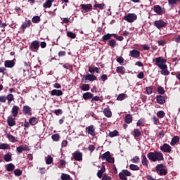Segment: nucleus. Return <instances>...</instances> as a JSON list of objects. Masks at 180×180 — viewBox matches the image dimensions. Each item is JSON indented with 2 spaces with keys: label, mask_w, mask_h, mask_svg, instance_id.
I'll list each match as a JSON object with an SVG mask.
<instances>
[{
  "label": "nucleus",
  "mask_w": 180,
  "mask_h": 180,
  "mask_svg": "<svg viewBox=\"0 0 180 180\" xmlns=\"http://www.w3.org/2000/svg\"><path fill=\"white\" fill-rule=\"evenodd\" d=\"M153 61L154 65L158 67L160 70L162 75H169V72L168 71V65H167V59L164 58L162 56H159L158 58H153Z\"/></svg>",
  "instance_id": "nucleus-1"
},
{
  "label": "nucleus",
  "mask_w": 180,
  "mask_h": 180,
  "mask_svg": "<svg viewBox=\"0 0 180 180\" xmlns=\"http://www.w3.org/2000/svg\"><path fill=\"white\" fill-rule=\"evenodd\" d=\"M148 158L150 161L155 162L157 161H164V155L160 151L149 152Z\"/></svg>",
  "instance_id": "nucleus-2"
},
{
  "label": "nucleus",
  "mask_w": 180,
  "mask_h": 180,
  "mask_svg": "<svg viewBox=\"0 0 180 180\" xmlns=\"http://www.w3.org/2000/svg\"><path fill=\"white\" fill-rule=\"evenodd\" d=\"M153 26L157 29H162L168 26V22L164 21L163 20H158L153 22Z\"/></svg>",
  "instance_id": "nucleus-3"
},
{
  "label": "nucleus",
  "mask_w": 180,
  "mask_h": 180,
  "mask_svg": "<svg viewBox=\"0 0 180 180\" xmlns=\"http://www.w3.org/2000/svg\"><path fill=\"white\" fill-rule=\"evenodd\" d=\"M101 160H105L110 164H113V162H115V158L110 155V152L109 151L105 152L104 154L102 155Z\"/></svg>",
  "instance_id": "nucleus-4"
},
{
  "label": "nucleus",
  "mask_w": 180,
  "mask_h": 180,
  "mask_svg": "<svg viewBox=\"0 0 180 180\" xmlns=\"http://www.w3.org/2000/svg\"><path fill=\"white\" fill-rule=\"evenodd\" d=\"M40 49V41H33L30 45V50L33 52H37Z\"/></svg>",
  "instance_id": "nucleus-5"
},
{
  "label": "nucleus",
  "mask_w": 180,
  "mask_h": 180,
  "mask_svg": "<svg viewBox=\"0 0 180 180\" xmlns=\"http://www.w3.org/2000/svg\"><path fill=\"white\" fill-rule=\"evenodd\" d=\"M124 20L129 22V23H133L134 20H137V15L134 13H129L124 16Z\"/></svg>",
  "instance_id": "nucleus-6"
},
{
  "label": "nucleus",
  "mask_w": 180,
  "mask_h": 180,
  "mask_svg": "<svg viewBox=\"0 0 180 180\" xmlns=\"http://www.w3.org/2000/svg\"><path fill=\"white\" fill-rule=\"evenodd\" d=\"M80 9L82 13H86V12H91L92 11V4H80Z\"/></svg>",
  "instance_id": "nucleus-7"
},
{
  "label": "nucleus",
  "mask_w": 180,
  "mask_h": 180,
  "mask_svg": "<svg viewBox=\"0 0 180 180\" xmlns=\"http://www.w3.org/2000/svg\"><path fill=\"white\" fill-rule=\"evenodd\" d=\"M98 77L94 75H91L89 73L86 74V75H84L83 78L82 79V82H86V81H96Z\"/></svg>",
  "instance_id": "nucleus-8"
},
{
  "label": "nucleus",
  "mask_w": 180,
  "mask_h": 180,
  "mask_svg": "<svg viewBox=\"0 0 180 180\" xmlns=\"http://www.w3.org/2000/svg\"><path fill=\"white\" fill-rule=\"evenodd\" d=\"M131 175V173L127 169H124L119 174V176L122 180H127V176H130Z\"/></svg>",
  "instance_id": "nucleus-9"
},
{
  "label": "nucleus",
  "mask_w": 180,
  "mask_h": 180,
  "mask_svg": "<svg viewBox=\"0 0 180 180\" xmlns=\"http://www.w3.org/2000/svg\"><path fill=\"white\" fill-rule=\"evenodd\" d=\"M86 134H89L93 137H95V136H96V134L95 133V127L94 125H90L89 127H86Z\"/></svg>",
  "instance_id": "nucleus-10"
},
{
  "label": "nucleus",
  "mask_w": 180,
  "mask_h": 180,
  "mask_svg": "<svg viewBox=\"0 0 180 180\" xmlns=\"http://www.w3.org/2000/svg\"><path fill=\"white\" fill-rule=\"evenodd\" d=\"M172 148L168 143H164L162 146H160L161 151L163 153H171Z\"/></svg>",
  "instance_id": "nucleus-11"
},
{
  "label": "nucleus",
  "mask_w": 180,
  "mask_h": 180,
  "mask_svg": "<svg viewBox=\"0 0 180 180\" xmlns=\"http://www.w3.org/2000/svg\"><path fill=\"white\" fill-rule=\"evenodd\" d=\"M72 155L75 161H82V153L77 150L72 153Z\"/></svg>",
  "instance_id": "nucleus-12"
},
{
  "label": "nucleus",
  "mask_w": 180,
  "mask_h": 180,
  "mask_svg": "<svg viewBox=\"0 0 180 180\" xmlns=\"http://www.w3.org/2000/svg\"><path fill=\"white\" fill-rule=\"evenodd\" d=\"M153 11L157 15H161L164 14L162 8L160 5H155L153 6Z\"/></svg>",
  "instance_id": "nucleus-13"
},
{
  "label": "nucleus",
  "mask_w": 180,
  "mask_h": 180,
  "mask_svg": "<svg viewBox=\"0 0 180 180\" xmlns=\"http://www.w3.org/2000/svg\"><path fill=\"white\" fill-rule=\"evenodd\" d=\"M129 57H133L134 58H139L140 57V51L136 49H133L129 51Z\"/></svg>",
  "instance_id": "nucleus-14"
},
{
  "label": "nucleus",
  "mask_w": 180,
  "mask_h": 180,
  "mask_svg": "<svg viewBox=\"0 0 180 180\" xmlns=\"http://www.w3.org/2000/svg\"><path fill=\"white\" fill-rule=\"evenodd\" d=\"M15 64H16V63H15V60H6L4 62V67H6V68H13V67H15Z\"/></svg>",
  "instance_id": "nucleus-15"
},
{
  "label": "nucleus",
  "mask_w": 180,
  "mask_h": 180,
  "mask_svg": "<svg viewBox=\"0 0 180 180\" xmlns=\"http://www.w3.org/2000/svg\"><path fill=\"white\" fill-rule=\"evenodd\" d=\"M63 91L61 90H58V89H53L50 92L51 96H63Z\"/></svg>",
  "instance_id": "nucleus-16"
},
{
  "label": "nucleus",
  "mask_w": 180,
  "mask_h": 180,
  "mask_svg": "<svg viewBox=\"0 0 180 180\" xmlns=\"http://www.w3.org/2000/svg\"><path fill=\"white\" fill-rule=\"evenodd\" d=\"M7 139L11 143H17L18 139H16L15 136H13L11 133L6 132Z\"/></svg>",
  "instance_id": "nucleus-17"
},
{
  "label": "nucleus",
  "mask_w": 180,
  "mask_h": 180,
  "mask_svg": "<svg viewBox=\"0 0 180 180\" xmlns=\"http://www.w3.org/2000/svg\"><path fill=\"white\" fill-rule=\"evenodd\" d=\"M82 98H83V99H84V101H88L89 99H92V98H94V94H91V92L84 93Z\"/></svg>",
  "instance_id": "nucleus-18"
},
{
  "label": "nucleus",
  "mask_w": 180,
  "mask_h": 180,
  "mask_svg": "<svg viewBox=\"0 0 180 180\" xmlns=\"http://www.w3.org/2000/svg\"><path fill=\"white\" fill-rule=\"evenodd\" d=\"M156 100L159 105H164V103L165 102V96L161 95L157 96Z\"/></svg>",
  "instance_id": "nucleus-19"
},
{
  "label": "nucleus",
  "mask_w": 180,
  "mask_h": 180,
  "mask_svg": "<svg viewBox=\"0 0 180 180\" xmlns=\"http://www.w3.org/2000/svg\"><path fill=\"white\" fill-rule=\"evenodd\" d=\"M7 123L10 126V127H13V126H15L16 124L15 118L11 117V116L8 117Z\"/></svg>",
  "instance_id": "nucleus-20"
},
{
  "label": "nucleus",
  "mask_w": 180,
  "mask_h": 180,
  "mask_svg": "<svg viewBox=\"0 0 180 180\" xmlns=\"http://www.w3.org/2000/svg\"><path fill=\"white\" fill-rule=\"evenodd\" d=\"M141 163L144 167H148V159L144 153L141 155Z\"/></svg>",
  "instance_id": "nucleus-21"
},
{
  "label": "nucleus",
  "mask_w": 180,
  "mask_h": 180,
  "mask_svg": "<svg viewBox=\"0 0 180 180\" xmlns=\"http://www.w3.org/2000/svg\"><path fill=\"white\" fill-rule=\"evenodd\" d=\"M116 72L117 74H121V75H124L126 74V68L123 66H118L116 68Z\"/></svg>",
  "instance_id": "nucleus-22"
},
{
  "label": "nucleus",
  "mask_w": 180,
  "mask_h": 180,
  "mask_svg": "<svg viewBox=\"0 0 180 180\" xmlns=\"http://www.w3.org/2000/svg\"><path fill=\"white\" fill-rule=\"evenodd\" d=\"M113 37V34H106L102 37V41H108V40H110Z\"/></svg>",
  "instance_id": "nucleus-23"
},
{
  "label": "nucleus",
  "mask_w": 180,
  "mask_h": 180,
  "mask_svg": "<svg viewBox=\"0 0 180 180\" xmlns=\"http://www.w3.org/2000/svg\"><path fill=\"white\" fill-rule=\"evenodd\" d=\"M5 168L8 172H12L15 169V165L13 163L8 164L5 166Z\"/></svg>",
  "instance_id": "nucleus-24"
},
{
  "label": "nucleus",
  "mask_w": 180,
  "mask_h": 180,
  "mask_svg": "<svg viewBox=\"0 0 180 180\" xmlns=\"http://www.w3.org/2000/svg\"><path fill=\"white\" fill-rule=\"evenodd\" d=\"M30 122V124H31V126H36V124H37L39 120H37V118L32 117L31 118H30L29 120Z\"/></svg>",
  "instance_id": "nucleus-25"
},
{
  "label": "nucleus",
  "mask_w": 180,
  "mask_h": 180,
  "mask_svg": "<svg viewBox=\"0 0 180 180\" xmlns=\"http://www.w3.org/2000/svg\"><path fill=\"white\" fill-rule=\"evenodd\" d=\"M105 171H106V168L105 167V165H103L101 169L98 171L97 176L102 178V175H103V172H105Z\"/></svg>",
  "instance_id": "nucleus-26"
},
{
  "label": "nucleus",
  "mask_w": 180,
  "mask_h": 180,
  "mask_svg": "<svg viewBox=\"0 0 180 180\" xmlns=\"http://www.w3.org/2000/svg\"><path fill=\"white\" fill-rule=\"evenodd\" d=\"M31 25H32V21H30V20H29L27 22L22 23V25H21V27L23 30H25V29H26L27 27H30Z\"/></svg>",
  "instance_id": "nucleus-27"
},
{
  "label": "nucleus",
  "mask_w": 180,
  "mask_h": 180,
  "mask_svg": "<svg viewBox=\"0 0 180 180\" xmlns=\"http://www.w3.org/2000/svg\"><path fill=\"white\" fill-rule=\"evenodd\" d=\"M13 94H9L6 96V101H8V105H11L12 103V101H13Z\"/></svg>",
  "instance_id": "nucleus-28"
},
{
  "label": "nucleus",
  "mask_w": 180,
  "mask_h": 180,
  "mask_svg": "<svg viewBox=\"0 0 180 180\" xmlns=\"http://www.w3.org/2000/svg\"><path fill=\"white\" fill-rule=\"evenodd\" d=\"M179 141V136H175L174 138L172 139V141L170 142L171 146H175L176 143Z\"/></svg>",
  "instance_id": "nucleus-29"
},
{
  "label": "nucleus",
  "mask_w": 180,
  "mask_h": 180,
  "mask_svg": "<svg viewBox=\"0 0 180 180\" xmlns=\"http://www.w3.org/2000/svg\"><path fill=\"white\" fill-rule=\"evenodd\" d=\"M131 122H133V117H131L130 114L127 115L125 117V123L130 124Z\"/></svg>",
  "instance_id": "nucleus-30"
},
{
  "label": "nucleus",
  "mask_w": 180,
  "mask_h": 180,
  "mask_svg": "<svg viewBox=\"0 0 180 180\" xmlns=\"http://www.w3.org/2000/svg\"><path fill=\"white\" fill-rule=\"evenodd\" d=\"M30 112H32V108L29 105H25L22 108V113H30Z\"/></svg>",
  "instance_id": "nucleus-31"
},
{
  "label": "nucleus",
  "mask_w": 180,
  "mask_h": 180,
  "mask_svg": "<svg viewBox=\"0 0 180 180\" xmlns=\"http://www.w3.org/2000/svg\"><path fill=\"white\" fill-rule=\"evenodd\" d=\"M116 40L115 39H110L108 43V45L110 46L111 49H115V47H116Z\"/></svg>",
  "instance_id": "nucleus-32"
},
{
  "label": "nucleus",
  "mask_w": 180,
  "mask_h": 180,
  "mask_svg": "<svg viewBox=\"0 0 180 180\" xmlns=\"http://www.w3.org/2000/svg\"><path fill=\"white\" fill-rule=\"evenodd\" d=\"M80 88H81L82 91H89V89H91V86H89V84H83Z\"/></svg>",
  "instance_id": "nucleus-33"
},
{
  "label": "nucleus",
  "mask_w": 180,
  "mask_h": 180,
  "mask_svg": "<svg viewBox=\"0 0 180 180\" xmlns=\"http://www.w3.org/2000/svg\"><path fill=\"white\" fill-rule=\"evenodd\" d=\"M109 137L113 138L117 137V136H119V131L117 130H114L112 131H110L108 134Z\"/></svg>",
  "instance_id": "nucleus-34"
},
{
  "label": "nucleus",
  "mask_w": 180,
  "mask_h": 180,
  "mask_svg": "<svg viewBox=\"0 0 180 180\" xmlns=\"http://www.w3.org/2000/svg\"><path fill=\"white\" fill-rule=\"evenodd\" d=\"M126 98H127V95L125 94H120L117 97V101H124Z\"/></svg>",
  "instance_id": "nucleus-35"
},
{
  "label": "nucleus",
  "mask_w": 180,
  "mask_h": 180,
  "mask_svg": "<svg viewBox=\"0 0 180 180\" xmlns=\"http://www.w3.org/2000/svg\"><path fill=\"white\" fill-rule=\"evenodd\" d=\"M178 4H180V0H168V4L170 6H174V5H176Z\"/></svg>",
  "instance_id": "nucleus-36"
},
{
  "label": "nucleus",
  "mask_w": 180,
  "mask_h": 180,
  "mask_svg": "<svg viewBox=\"0 0 180 180\" xmlns=\"http://www.w3.org/2000/svg\"><path fill=\"white\" fill-rule=\"evenodd\" d=\"M67 37H70V39H75V37H77V34L71 31H68L67 32Z\"/></svg>",
  "instance_id": "nucleus-37"
},
{
  "label": "nucleus",
  "mask_w": 180,
  "mask_h": 180,
  "mask_svg": "<svg viewBox=\"0 0 180 180\" xmlns=\"http://www.w3.org/2000/svg\"><path fill=\"white\" fill-rule=\"evenodd\" d=\"M60 178L62 180H70L71 179V176H70V175H68L67 174H64V173L61 174Z\"/></svg>",
  "instance_id": "nucleus-38"
},
{
  "label": "nucleus",
  "mask_w": 180,
  "mask_h": 180,
  "mask_svg": "<svg viewBox=\"0 0 180 180\" xmlns=\"http://www.w3.org/2000/svg\"><path fill=\"white\" fill-rule=\"evenodd\" d=\"M40 20H41L40 17L38 15H35L32 18V23H39Z\"/></svg>",
  "instance_id": "nucleus-39"
},
{
  "label": "nucleus",
  "mask_w": 180,
  "mask_h": 180,
  "mask_svg": "<svg viewBox=\"0 0 180 180\" xmlns=\"http://www.w3.org/2000/svg\"><path fill=\"white\" fill-rule=\"evenodd\" d=\"M129 168L131 169V171H139V169H140V167L138 165L133 164L129 165Z\"/></svg>",
  "instance_id": "nucleus-40"
},
{
  "label": "nucleus",
  "mask_w": 180,
  "mask_h": 180,
  "mask_svg": "<svg viewBox=\"0 0 180 180\" xmlns=\"http://www.w3.org/2000/svg\"><path fill=\"white\" fill-rule=\"evenodd\" d=\"M94 8H98L101 11H103L105 9V4H96Z\"/></svg>",
  "instance_id": "nucleus-41"
},
{
  "label": "nucleus",
  "mask_w": 180,
  "mask_h": 180,
  "mask_svg": "<svg viewBox=\"0 0 180 180\" xmlns=\"http://www.w3.org/2000/svg\"><path fill=\"white\" fill-rule=\"evenodd\" d=\"M158 93L160 94V95H164L165 94V90L164 89V87L159 86L158 87Z\"/></svg>",
  "instance_id": "nucleus-42"
},
{
  "label": "nucleus",
  "mask_w": 180,
  "mask_h": 180,
  "mask_svg": "<svg viewBox=\"0 0 180 180\" xmlns=\"http://www.w3.org/2000/svg\"><path fill=\"white\" fill-rule=\"evenodd\" d=\"M4 161H6V162H9V161H12V155H9V153L6 154L4 155Z\"/></svg>",
  "instance_id": "nucleus-43"
},
{
  "label": "nucleus",
  "mask_w": 180,
  "mask_h": 180,
  "mask_svg": "<svg viewBox=\"0 0 180 180\" xmlns=\"http://www.w3.org/2000/svg\"><path fill=\"white\" fill-rule=\"evenodd\" d=\"M51 139L53 141H58L60 140V134H55L51 136Z\"/></svg>",
  "instance_id": "nucleus-44"
},
{
  "label": "nucleus",
  "mask_w": 180,
  "mask_h": 180,
  "mask_svg": "<svg viewBox=\"0 0 180 180\" xmlns=\"http://www.w3.org/2000/svg\"><path fill=\"white\" fill-rule=\"evenodd\" d=\"M51 5H53L51 1L47 0L45 3H44L43 7L45 8H51Z\"/></svg>",
  "instance_id": "nucleus-45"
},
{
  "label": "nucleus",
  "mask_w": 180,
  "mask_h": 180,
  "mask_svg": "<svg viewBox=\"0 0 180 180\" xmlns=\"http://www.w3.org/2000/svg\"><path fill=\"white\" fill-rule=\"evenodd\" d=\"M113 37L116 39V40H118V41H123L124 40V38L122 36L117 35V34H113Z\"/></svg>",
  "instance_id": "nucleus-46"
},
{
  "label": "nucleus",
  "mask_w": 180,
  "mask_h": 180,
  "mask_svg": "<svg viewBox=\"0 0 180 180\" xmlns=\"http://www.w3.org/2000/svg\"><path fill=\"white\" fill-rule=\"evenodd\" d=\"M134 137H140L141 136V131L137 129H135L134 130Z\"/></svg>",
  "instance_id": "nucleus-47"
},
{
  "label": "nucleus",
  "mask_w": 180,
  "mask_h": 180,
  "mask_svg": "<svg viewBox=\"0 0 180 180\" xmlns=\"http://www.w3.org/2000/svg\"><path fill=\"white\" fill-rule=\"evenodd\" d=\"M131 161L134 164H139V162H140V158H139V156H135L131 160Z\"/></svg>",
  "instance_id": "nucleus-48"
},
{
  "label": "nucleus",
  "mask_w": 180,
  "mask_h": 180,
  "mask_svg": "<svg viewBox=\"0 0 180 180\" xmlns=\"http://www.w3.org/2000/svg\"><path fill=\"white\" fill-rule=\"evenodd\" d=\"M8 148H9V144L8 143L0 144V150H8Z\"/></svg>",
  "instance_id": "nucleus-49"
},
{
  "label": "nucleus",
  "mask_w": 180,
  "mask_h": 180,
  "mask_svg": "<svg viewBox=\"0 0 180 180\" xmlns=\"http://www.w3.org/2000/svg\"><path fill=\"white\" fill-rule=\"evenodd\" d=\"M22 170L16 169L14 170V175H15V176H20V175H22Z\"/></svg>",
  "instance_id": "nucleus-50"
},
{
  "label": "nucleus",
  "mask_w": 180,
  "mask_h": 180,
  "mask_svg": "<svg viewBox=\"0 0 180 180\" xmlns=\"http://www.w3.org/2000/svg\"><path fill=\"white\" fill-rule=\"evenodd\" d=\"M146 89L148 95H151V94H153V86L146 87Z\"/></svg>",
  "instance_id": "nucleus-51"
},
{
  "label": "nucleus",
  "mask_w": 180,
  "mask_h": 180,
  "mask_svg": "<svg viewBox=\"0 0 180 180\" xmlns=\"http://www.w3.org/2000/svg\"><path fill=\"white\" fill-rule=\"evenodd\" d=\"M19 112V107L18 105H13L12 108V113H18Z\"/></svg>",
  "instance_id": "nucleus-52"
},
{
  "label": "nucleus",
  "mask_w": 180,
  "mask_h": 180,
  "mask_svg": "<svg viewBox=\"0 0 180 180\" xmlns=\"http://www.w3.org/2000/svg\"><path fill=\"white\" fill-rule=\"evenodd\" d=\"M16 150L18 154H22L24 151L23 146H20L17 147Z\"/></svg>",
  "instance_id": "nucleus-53"
},
{
  "label": "nucleus",
  "mask_w": 180,
  "mask_h": 180,
  "mask_svg": "<svg viewBox=\"0 0 180 180\" xmlns=\"http://www.w3.org/2000/svg\"><path fill=\"white\" fill-rule=\"evenodd\" d=\"M46 162L48 165H50V164L53 162V157L48 156V158H46Z\"/></svg>",
  "instance_id": "nucleus-54"
},
{
  "label": "nucleus",
  "mask_w": 180,
  "mask_h": 180,
  "mask_svg": "<svg viewBox=\"0 0 180 180\" xmlns=\"http://www.w3.org/2000/svg\"><path fill=\"white\" fill-rule=\"evenodd\" d=\"M164 169V165H162V164L158 165L155 167V169H156L157 172H158L160 171V169Z\"/></svg>",
  "instance_id": "nucleus-55"
},
{
  "label": "nucleus",
  "mask_w": 180,
  "mask_h": 180,
  "mask_svg": "<svg viewBox=\"0 0 180 180\" xmlns=\"http://www.w3.org/2000/svg\"><path fill=\"white\" fill-rule=\"evenodd\" d=\"M166 44H167V41H165L163 39H160V40L158 41V46H165Z\"/></svg>",
  "instance_id": "nucleus-56"
},
{
  "label": "nucleus",
  "mask_w": 180,
  "mask_h": 180,
  "mask_svg": "<svg viewBox=\"0 0 180 180\" xmlns=\"http://www.w3.org/2000/svg\"><path fill=\"white\" fill-rule=\"evenodd\" d=\"M67 55V52H65V51H60L58 52V57H65V56Z\"/></svg>",
  "instance_id": "nucleus-57"
},
{
  "label": "nucleus",
  "mask_w": 180,
  "mask_h": 180,
  "mask_svg": "<svg viewBox=\"0 0 180 180\" xmlns=\"http://www.w3.org/2000/svg\"><path fill=\"white\" fill-rule=\"evenodd\" d=\"M117 63H119L120 64H123L124 63V59L123 57L120 56L117 58Z\"/></svg>",
  "instance_id": "nucleus-58"
},
{
  "label": "nucleus",
  "mask_w": 180,
  "mask_h": 180,
  "mask_svg": "<svg viewBox=\"0 0 180 180\" xmlns=\"http://www.w3.org/2000/svg\"><path fill=\"white\" fill-rule=\"evenodd\" d=\"M158 174H159V175H167V170L165 169H160V171L158 172Z\"/></svg>",
  "instance_id": "nucleus-59"
},
{
  "label": "nucleus",
  "mask_w": 180,
  "mask_h": 180,
  "mask_svg": "<svg viewBox=\"0 0 180 180\" xmlns=\"http://www.w3.org/2000/svg\"><path fill=\"white\" fill-rule=\"evenodd\" d=\"M143 123H144V119L141 118L140 120H138L136 122L137 126H142Z\"/></svg>",
  "instance_id": "nucleus-60"
},
{
  "label": "nucleus",
  "mask_w": 180,
  "mask_h": 180,
  "mask_svg": "<svg viewBox=\"0 0 180 180\" xmlns=\"http://www.w3.org/2000/svg\"><path fill=\"white\" fill-rule=\"evenodd\" d=\"M7 70L6 69L5 67H1L0 68V72H1L3 74V75H6V71Z\"/></svg>",
  "instance_id": "nucleus-61"
},
{
  "label": "nucleus",
  "mask_w": 180,
  "mask_h": 180,
  "mask_svg": "<svg viewBox=\"0 0 180 180\" xmlns=\"http://www.w3.org/2000/svg\"><path fill=\"white\" fill-rule=\"evenodd\" d=\"M0 102H1L2 103H5L6 102V96H0Z\"/></svg>",
  "instance_id": "nucleus-62"
},
{
  "label": "nucleus",
  "mask_w": 180,
  "mask_h": 180,
  "mask_svg": "<svg viewBox=\"0 0 180 180\" xmlns=\"http://www.w3.org/2000/svg\"><path fill=\"white\" fill-rule=\"evenodd\" d=\"M153 119L154 124H160V120H158V118L153 117Z\"/></svg>",
  "instance_id": "nucleus-63"
},
{
  "label": "nucleus",
  "mask_w": 180,
  "mask_h": 180,
  "mask_svg": "<svg viewBox=\"0 0 180 180\" xmlns=\"http://www.w3.org/2000/svg\"><path fill=\"white\" fill-rule=\"evenodd\" d=\"M88 150H89V151H91V153H92L93 151H95V146L89 145Z\"/></svg>",
  "instance_id": "nucleus-64"
}]
</instances>
